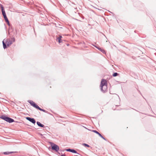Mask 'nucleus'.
<instances>
[{
  "instance_id": "obj_1",
  "label": "nucleus",
  "mask_w": 156,
  "mask_h": 156,
  "mask_svg": "<svg viewBox=\"0 0 156 156\" xmlns=\"http://www.w3.org/2000/svg\"><path fill=\"white\" fill-rule=\"evenodd\" d=\"M100 86L101 87V91L105 93L106 91L107 88V81L103 79L101 80Z\"/></svg>"
},
{
  "instance_id": "obj_2",
  "label": "nucleus",
  "mask_w": 156,
  "mask_h": 156,
  "mask_svg": "<svg viewBox=\"0 0 156 156\" xmlns=\"http://www.w3.org/2000/svg\"><path fill=\"white\" fill-rule=\"evenodd\" d=\"M28 102L33 106L34 107L37 108V109L41 111H42L44 112H46V111L43 109L41 108H40L38 105H37L36 104H35L33 101L31 100H28Z\"/></svg>"
},
{
  "instance_id": "obj_3",
  "label": "nucleus",
  "mask_w": 156,
  "mask_h": 156,
  "mask_svg": "<svg viewBox=\"0 0 156 156\" xmlns=\"http://www.w3.org/2000/svg\"><path fill=\"white\" fill-rule=\"evenodd\" d=\"M0 118L9 123H12L14 121V120L4 115L0 116Z\"/></svg>"
},
{
  "instance_id": "obj_4",
  "label": "nucleus",
  "mask_w": 156,
  "mask_h": 156,
  "mask_svg": "<svg viewBox=\"0 0 156 156\" xmlns=\"http://www.w3.org/2000/svg\"><path fill=\"white\" fill-rule=\"evenodd\" d=\"M51 149L55 151L56 152H58L59 149V147L56 144L52 142L50 143Z\"/></svg>"
},
{
  "instance_id": "obj_5",
  "label": "nucleus",
  "mask_w": 156,
  "mask_h": 156,
  "mask_svg": "<svg viewBox=\"0 0 156 156\" xmlns=\"http://www.w3.org/2000/svg\"><path fill=\"white\" fill-rule=\"evenodd\" d=\"M15 38L14 37L11 38L10 39L7 40V39H5V41L6 43H7V45L8 46H10L13 42H15Z\"/></svg>"
},
{
  "instance_id": "obj_6",
  "label": "nucleus",
  "mask_w": 156,
  "mask_h": 156,
  "mask_svg": "<svg viewBox=\"0 0 156 156\" xmlns=\"http://www.w3.org/2000/svg\"><path fill=\"white\" fill-rule=\"evenodd\" d=\"M26 119L33 124H35L36 122L34 118H31L29 117H27L26 118Z\"/></svg>"
},
{
  "instance_id": "obj_7",
  "label": "nucleus",
  "mask_w": 156,
  "mask_h": 156,
  "mask_svg": "<svg viewBox=\"0 0 156 156\" xmlns=\"http://www.w3.org/2000/svg\"><path fill=\"white\" fill-rule=\"evenodd\" d=\"M93 132L97 134H98L100 137L102 138V139H103L104 140H106L105 138L104 137L102 136L99 133L98 131L96 130H92V131Z\"/></svg>"
},
{
  "instance_id": "obj_8",
  "label": "nucleus",
  "mask_w": 156,
  "mask_h": 156,
  "mask_svg": "<svg viewBox=\"0 0 156 156\" xmlns=\"http://www.w3.org/2000/svg\"><path fill=\"white\" fill-rule=\"evenodd\" d=\"M1 8L2 10V14L3 16L6 15V14L5 13V12L4 9V8L2 5H1Z\"/></svg>"
},
{
  "instance_id": "obj_9",
  "label": "nucleus",
  "mask_w": 156,
  "mask_h": 156,
  "mask_svg": "<svg viewBox=\"0 0 156 156\" xmlns=\"http://www.w3.org/2000/svg\"><path fill=\"white\" fill-rule=\"evenodd\" d=\"M16 151H11V152H3V154L5 155H8L11 153H16Z\"/></svg>"
},
{
  "instance_id": "obj_10",
  "label": "nucleus",
  "mask_w": 156,
  "mask_h": 156,
  "mask_svg": "<svg viewBox=\"0 0 156 156\" xmlns=\"http://www.w3.org/2000/svg\"><path fill=\"white\" fill-rule=\"evenodd\" d=\"M37 125L39 127H44V125L41 123L40 122H37Z\"/></svg>"
},
{
  "instance_id": "obj_11",
  "label": "nucleus",
  "mask_w": 156,
  "mask_h": 156,
  "mask_svg": "<svg viewBox=\"0 0 156 156\" xmlns=\"http://www.w3.org/2000/svg\"><path fill=\"white\" fill-rule=\"evenodd\" d=\"M5 41V39H4V40L2 41L3 47L4 49H5L7 48L6 45V44L5 43V42H4Z\"/></svg>"
},
{
  "instance_id": "obj_12",
  "label": "nucleus",
  "mask_w": 156,
  "mask_h": 156,
  "mask_svg": "<svg viewBox=\"0 0 156 156\" xmlns=\"http://www.w3.org/2000/svg\"><path fill=\"white\" fill-rule=\"evenodd\" d=\"M62 38V37L61 36H59V37H58L57 38V40H58V41L59 43H61L62 42V40H61V38Z\"/></svg>"
},
{
  "instance_id": "obj_13",
  "label": "nucleus",
  "mask_w": 156,
  "mask_h": 156,
  "mask_svg": "<svg viewBox=\"0 0 156 156\" xmlns=\"http://www.w3.org/2000/svg\"><path fill=\"white\" fill-rule=\"evenodd\" d=\"M71 152L74 153H76L77 154H78L80 155V154L78 153L76 150H75L74 149H72Z\"/></svg>"
},
{
  "instance_id": "obj_14",
  "label": "nucleus",
  "mask_w": 156,
  "mask_h": 156,
  "mask_svg": "<svg viewBox=\"0 0 156 156\" xmlns=\"http://www.w3.org/2000/svg\"><path fill=\"white\" fill-rule=\"evenodd\" d=\"M98 50H99V51H101L103 53H105V51L104 50L102 49L101 48H98Z\"/></svg>"
},
{
  "instance_id": "obj_15",
  "label": "nucleus",
  "mask_w": 156,
  "mask_h": 156,
  "mask_svg": "<svg viewBox=\"0 0 156 156\" xmlns=\"http://www.w3.org/2000/svg\"><path fill=\"white\" fill-rule=\"evenodd\" d=\"M3 17L5 22L8 20V19L6 16V15L3 16Z\"/></svg>"
},
{
  "instance_id": "obj_16",
  "label": "nucleus",
  "mask_w": 156,
  "mask_h": 156,
  "mask_svg": "<svg viewBox=\"0 0 156 156\" xmlns=\"http://www.w3.org/2000/svg\"><path fill=\"white\" fill-rule=\"evenodd\" d=\"M118 75V74L117 73H115L113 74L112 76L114 77H115L117 76Z\"/></svg>"
},
{
  "instance_id": "obj_17",
  "label": "nucleus",
  "mask_w": 156,
  "mask_h": 156,
  "mask_svg": "<svg viewBox=\"0 0 156 156\" xmlns=\"http://www.w3.org/2000/svg\"><path fill=\"white\" fill-rule=\"evenodd\" d=\"M82 145H83V146H84L85 147H90V146L89 145H88L87 144H86L83 143L82 144Z\"/></svg>"
},
{
  "instance_id": "obj_18",
  "label": "nucleus",
  "mask_w": 156,
  "mask_h": 156,
  "mask_svg": "<svg viewBox=\"0 0 156 156\" xmlns=\"http://www.w3.org/2000/svg\"><path fill=\"white\" fill-rule=\"evenodd\" d=\"M72 149H66V151H67L71 152Z\"/></svg>"
},
{
  "instance_id": "obj_19",
  "label": "nucleus",
  "mask_w": 156,
  "mask_h": 156,
  "mask_svg": "<svg viewBox=\"0 0 156 156\" xmlns=\"http://www.w3.org/2000/svg\"><path fill=\"white\" fill-rule=\"evenodd\" d=\"M93 46H94L95 47L98 49V48H101L98 45H97L96 46H94V45H93Z\"/></svg>"
},
{
  "instance_id": "obj_20",
  "label": "nucleus",
  "mask_w": 156,
  "mask_h": 156,
  "mask_svg": "<svg viewBox=\"0 0 156 156\" xmlns=\"http://www.w3.org/2000/svg\"><path fill=\"white\" fill-rule=\"evenodd\" d=\"M5 22L7 23V24H8V25L9 26H10V24L9 23V20Z\"/></svg>"
},
{
  "instance_id": "obj_21",
  "label": "nucleus",
  "mask_w": 156,
  "mask_h": 156,
  "mask_svg": "<svg viewBox=\"0 0 156 156\" xmlns=\"http://www.w3.org/2000/svg\"><path fill=\"white\" fill-rule=\"evenodd\" d=\"M61 156H66L65 154H62Z\"/></svg>"
},
{
  "instance_id": "obj_22",
  "label": "nucleus",
  "mask_w": 156,
  "mask_h": 156,
  "mask_svg": "<svg viewBox=\"0 0 156 156\" xmlns=\"http://www.w3.org/2000/svg\"><path fill=\"white\" fill-rule=\"evenodd\" d=\"M67 45L68 46V45H69V44H67Z\"/></svg>"
},
{
  "instance_id": "obj_23",
  "label": "nucleus",
  "mask_w": 156,
  "mask_h": 156,
  "mask_svg": "<svg viewBox=\"0 0 156 156\" xmlns=\"http://www.w3.org/2000/svg\"><path fill=\"white\" fill-rule=\"evenodd\" d=\"M94 46H96V45H94Z\"/></svg>"
}]
</instances>
